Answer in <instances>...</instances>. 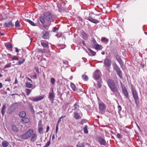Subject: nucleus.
Listing matches in <instances>:
<instances>
[{"label":"nucleus","mask_w":147,"mask_h":147,"mask_svg":"<svg viewBox=\"0 0 147 147\" xmlns=\"http://www.w3.org/2000/svg\"><path fill=\"white\" fill-rule=\"evenodd\" d=\"M107 83L111 90L113 92L115 93L116 96H119L120 95L116 86V84L117 83V82L116 83L114 80L111 79H109L107 81Z\"/></svg>","instance_id":"nucleus-1"},{"label":"nucleus","mask_w":147,"mask_h":147,"mask_svg":"<svg viewBox=\"0 0 147 147\" xmlns=\"http://www.w3.org/2000/svg\"><path fill=\"white\" fill-rule=\"evenodd\" d=\"M131 91L132 92L133 97L134 98L135 102L136 104V107L138 108L139 107L140 101L138 92L135 88L133 86L131 85Z\"/></svg>","instance_id":"nucleus-2"},{"label":"nucleus","mask_w":147,"mask_h":147,"mask_svg":"<svg viewBox=\"0 0 147 147\" xmlns=\"http://www.w3.org/2000/svg\"><path fill=\"white\" fill-rule=\"evenodd\" d=\"M34 133V130L32 129H30L25 134L21 136V138L23 139H27L32 136Z\"/></svg>","instance_id":"nucleus-3"},{"label":"nucleus","mask_w":147,"mask_h":147,"mask_svg":"<svg viewBox=\"0 0 147 147\" xmlns=\"http://www.w3.org/2000/svg\"><path fill=\"white\" fill-rule=\"evenodd\" d=\"M99 109L100 112L101 113H104L106 109V106L103 102L99 99L98 101Z\"/></svg>","instance_id":"nucleus-4"},{"label":"nucleus","mask_w":147,"mask_h":147,"mask_svg":"<svg viewBox=\"0 0 147 147\" xmlns=\"http://www.w3.org/2000/svg\"><path fill=\"white\" fill-rule=\"evenodd\" d=\"M44 18L47 21H50L52 18V15L51 12L49 11L45 12L43 13Z\"/></svg>","instance_id":"nucleus-5"},{"label":"nucleus","mask_w":147,"mask_h":147,"mask_svg":"<svg viewBox=\"0 0 147 147\" xmlns=\"http://www.w3.org/2000/svg\"><path fill=\"white\" fill-rule=\"evenodd\" d=\"M111 64V62L110 59L108 58L104 59V66L108 70L110 67Z\"/></svg>","instance_id":"nucleus-6"},{"label":"nucleus","mask_w":147,"mask_h":147,"mask_svg":"<svg viewBox=\"0 0 147 147\" xmlns=\"http://www.w3.org/2000/svg\"><path fill=\"white\" fill-rule=\"evenodd\" d=\"M82 113L80 111L78 113V111H74V112L73 116L74 118L76 120H78L79 119H81L82 118Z\"/></svg>","instance_id":"nucleus-7"},{"label":"nucleus","mask_w":147,"mask_h":147,"mask_svg":"<svg viewBox=\"0 0 147 147\" xmlns=\"http://www.w3.org/2000/svg\"><path fill=\"white\" fill-rule=\"evenodd\" d=\"M116 60L120 64V66L123 70H124L125 67L124 65L123 62L121 59V57L119 55H116L115 56Z\"/></svg>","instance_id":"nucleus-8"},{"label":"nucleus","mask_w":147,"mask_h":147,"mask_svg":"<svg viewBox=\"0 0 147 147\" xmlns=\"http://www.w3.org/2000/svg\"><path fill=\"white\" fill-rule=\"evenodd\" d=\"M96 140L101 145L105 146L106 144V140L100 136H97L96 138Z\"/></svg>","instance_id":"nucleus-9"},{"label":"nucleus","mask_w":147,"mask_h":147,"mask_svg":"<svg viewBox=\"0 0 147 147\" xmlns=\"http://www.w3.org/2000/svg\"><path fill=\"white\" fill-rule=\"evenodd\" d=\"M121 88L123 94L126 98L129 99V94L125 87L124 85L122 84L121 82Z\"/></svg>","instance_id":"nucleus-10"},{"label":"nucleus","mask_w":147,"mask_h":147,"mask_svg":"<svg viewBox=\"0 0 147 147\" xmlns=\"http://www.w3.org/2000/svg\"><path fill=\"white\" fill-rule=\"evenodd\" d=\"M43 97L41 96H36L35 97L31 96L29 98V100L37 102L42 100L43 98Z\"/></svg>","instance_id":"nucleus-11"},{"label":"nucleus","mask_w":147,"mask_h":147,"mask_svg":"<svg viewBox=\"0 0 147 147\" xmlns=\"http://www.w3.org/2000/svg\"><path fill=\"white\" fill-rule=\"evenodd\" d=\"M114 68L115 70L117 75L119 76L121 79H122L123 78V76L122 74V71L121 70L120 68L116 65L114 67Z\"/></svg>","instance_id":"nucleus-12"},{"label":"nucleus","mask_w":147,"mask_h":147,"mask_svg":"<svg viewBox=\"0 0 147 147\" xmlns=\"http://www.w3.org/2000/svg\"><path fill=\"white\" fill-rule=\"evenodd\" d=\"M100 72L99 70H97L94 73L93 78L96 80H99L100 77Z\"/></svg>","instance_id":"nucleus-13"},{"label":"nucleus","mask_w":147,"mask_h":147,"mask_svg":"<svg viewBox=\"0 0 147 147\" xmlns=\"http://www.w3.org/2000/svg\"><path fill=\"white\" fill-rule=\"evenodd\" d=\"M55 98V95L54 92L52 89V92H50L49 93V95L48 98L49 100L52 103L53 102V101L54 100Z\"/></svg>","instance_id":"nucleus-14"},{"label":"nucleus","mask_w":147,"mask_h":147,"mask_svg":"<svg viewBox=\"0 0 147 147\" xmlns=\"http://www.w3.org/2000/svg\"><path fill=\"white\" fill-rule=\"evenodd\" d=\"M43 34L42 37L44 39H48L49 37V32L46 31H43L42 33Z\"/></svg>","instance_id":"nucleus-15"},{"label":"nucleus","mask_w":147,"mask_h":147,"mask_svg":"<svg viewBox=\"0 0 147 147\" xmlns=\"http://www.w3.org/2000/svg\"><path fill=\"white\" fill-rule=\"evenodd\" d=\"M41 45L44 48V49H48L49 47V43L47 41L42 40L41 41Z\"/></svg>","instance_id":"nucleus-16"},{"label":"nucleus","mask_w":147,"mask_h":147,"mask_svg":"<svg viewBox=\"0 0 147 147\" xmlns=\"http://www.w3.org/2000/svg\"><path fill=\"white\" fill-rule=\"evenodd\" d=\"M73 108L72 110L76 111H80L79 109V103L78 102H76L74 105L73 106Z\"/></svg>","instance_id":"nucleus-17"},{"label":"nucleus","mask_w":147,"mask_h":147,"mask_svg":"<svg viewBox=\"0 0 147 147\" xmlns=\"http://www.w3.org/2000/svg\"><path fill=\"white\" fill-rule=\"evenodd\" d=\"M4 25L5 27L7 28L12 27L14 26V24L11 21H10L8 23L5 22Z\"/></svg>","instance_id":"nucleus-18"},{"label":"nucleus","mask_w":147,"mask_h":147,"mask_svg":"<svg viewBox=\"0 0 147 147\" xmlns=\"http://www.w3.org/2000/svg\"><path fill=\"white\" fill-rule=\"evenodd\" d=\"M29 121V119L28 117H24L21 119L20 122L22 124H25L28 123Z\"/></svg>","instance_id":"nucleus-19"},{"label":"nucleus","mask_w":147,"mask_h":147,"mask_svg":"<svg viewBox=\"0 0 147 147\" xmlns=\"http://www.w3.org/2000/svg\"><path fill=\"white\" fill-rule=\"evenodd\" d=\"M37 138V135L35 133H34L33 134L31 137L30 140L32 142H34L36 140Z\"/></svg>","instance_id":"nucleus-20"},{"label":"nucleus","mask_w":147,"mask_h":147,"mask_svg":"<svg viewBox=\"0 0 147 147\" xmlns=\"http://www.w3.org/2000/svg\"><path fill=\"white\" fill-rule=\"evenodd\" d=\"M94 47L95 49L99 50H101L102 48V47L101 45H99L97 43L94 45Z\"/></svg>","instance_id":"nucleus-21"},{"label":"nucleus","mask_w":147,"mask_h":147,"mask_svg":"<svg viewBox=\"0 0 147 147\" xmlns=\"http://www.w3.org/2000/svg\"><path fill=\"white\" fill-rule=\"evenodd\" d=\"M88 20L94 23H97L99 22L98 20L94 19L92 18L91 16H89L87 19Z\"/></svg>","instance_id":"nucleus-22"},{"label":"nucleus","mask_w":147,"mask_h":147,"mask_svg":"<svg viewBox=\"0 0 147 147\" xmlns=\"http://www.w3.org/2000/svg\"><path fill=\"white\" fill-rule=\"evenodd\" d=\"M5 46L9 50L12 51V45L11 43H7L5 44Z\"/></svg>","instance_id":"nucleus-23"},{"label":"nucleus","mask_w":147,"mask_h":147,"mask_svg":"<svg viewBox=\"0 0 147 147\" xmlns=\"http://www.w3.org/2000/svg\"><path fill=\"white\" fill-rule=\"evenodd\" d=\"M81 37L84 40H86L88 38V36L85 32H83L81 33Z\"/></svg>","instance_id":"nucleus-24"},{"label":"nucleus","mask_w":147,"mask_h":147,"mask_svg":"<svg viewBox=\"0 0 147 147\" xmlns=\"http://www.w3.org/2000/svg\"><path fill=\"white\" fill-rule=\"evenodd\" d=\"M8 55L9 56V57L10 58H11L12 60H17L18 61L19 60V58H20V57H17L16 56L14 55L13 57H12V55L10 54H8Z\"/></svg>","instance_id":"nucleus-25"},{"label":"nucleus","mask_w":147,"mask_h":147,"mask_svg":"<svg viewBox=\"0 0 147 147\" xmlns=\"http://www.w3.org/2000/svg\"><path fill=\"white\" fill-rule=\"evenodd\" d=\"M9 144V143L6 141H3L2 143V146L3 147H7Z\"/></svg>","instance_id":"nucleus-26"},{"label":"nucleus","mask_w":147,"mask_h":147,"mask_svg":"<svg viewBox=\"0 0 147 147\" xmlns=\"http://www.w3.org/2000/svg\"><path fill=\"white\" fill-rule=\"evenodd\" d=\"M6 109V106L5 105H3L1 109V112L2 116H4L5 112V109Z\"/></svg>","instance_id":"nucleus-27"},{"label":"nucleus","mask_w":147,"mask_h":147,"mask_svg":"<svg viewBox=\"0 0 147 147\" xmlns=\"http://www.w3.org/2000/svg\"><path fill=\"white\" fill-rule=\"evenodd\" d=\"M101 40L102 42L105 43H107L109 41L108 39L104 37H102L101 38Z\"/></svg>","instance_id":"nucleus-28"},{"label":"nucleus","mask_w":147,"mask_h":147,"mask_svg":"<svg viewBox=\"0 0 147 147\" xmlns=\"http://www.w3.org/2000/svg\"><path fill=\"white\" fill-rule=\"evenodd\" d=\"M45 19L43 16H40L39 17L40 21L42 24H44L45 22Z\"/></svg>","instance_id":"nucleus-29"},{"label":"nucleus","mask_w":147,"mask_h":147,"mask_svg":"<svg viewBox=\"0 0 147 147\" xmlns=\"http://www.w3.org/2000/svg\"><path fill=\"white\" fill-rule=\"evenodd\" d=\"M26 115V113L24 111L21 112L20 114V116L21 117H24Z\"/></svg>","instance_id":"nucleus-30"},{"label":"nucleus","mask_w":147,"mask_h":147,"mask_svg":"<svg viewBox=\"0 0 147 147\" xmlns=\"http://www.w3.org/2000/svg\"><path fill=\"white\" fill-rule=\"evenodd\" d=\"M26 86L28 88H30L32 87L33 85L32 84H31L29 82H27L26 83Z\"/></svg>","instance_id":"nucleus-31"},{"label":"nucleus","mask_w":147,"mask_h":147,"mask_svg":"<svg viewBox=\"0 0 147 147\" xmlns=\"http://www.w3.org/2000/svg\"><path fill=\"white\" fill-rule=\"evenodd\" d=\"M70 86L71 88L74 91H76L77 90V88L75 84L72 83H71L70 84Z\"/></svg>","instance_id":"nucleus-32"},{"label":"nucleus","mask_w":147,"mask_h":147,"mask_svg":"<svg viewBox=\"0 0 147 147\" xmlns=\"http://www.w3.org/2000/svg\"><path fill=\"white\" fill-rule=\"evenodd\" d=\"M11 127L12 130L14 132H17L18 131V129L15 125H12Z\"/></svg>","instance_id":"nucleus-33"},{"label":"nucleus","mask_w":147,"mask_h":147,"mask_svg":"<svg viewBox=\"0 0 147 147\" xmlns=\"http://www.w3.org/2000/svg\"><path fill=\"white\" fill-rule=\"evenodd\" d=\"M32 92V90L28 88H26L25 89V92L27 96L29 95Z\"/></svg>","instance_id":"nucleus-34"},{"label":"nucleus","mask_w":147,"mask_h":147,"mask_svg":"<svg viewBox=\"0 0 147 147\" xmlns=\"http://www.w3.org/2000/svg\"><path fill=\"white\" fill-rule=\"evenodd\" d=\"M88 51L90 52V53H91V55L92 56H95L96 54V53L91 50L90 49H88Z\"/></svg>","instance_id":"nucleus-35"},{"label":"nucleus","mask_w":147,"mask_h":147,"mask_svg":"<svg viewBox=\"0 0 147 147\" xmlns=\"http://www.w3.org/2000/svg\"><path fill=\"white\" fill-rule=\"evenodd\" d=\"M76 147H84V143L79 142L77 145Z\"/></svg>","instance_id":"nucleus-36"},{"label":"nucleus","mask_w":147,"mask_h":147,"mask_svg":"<svg viewBox=\"0 0 147 147\" xmlns=\"http://www.w3.org/2000/svg\"><path fill=\"white\" fill-rule=\"evenodd\" d=\"M38 132L42 134L43 133V128L42 127H38Z\"/></svg>","instance_id":"nucleus-37"},{"label":"nucleus","mask_w":147,"mask_h":147,"mask_svg":"<svg viewBox=\"0 0 147 147\" xmlns=\"http://www.w3.org/2000/svg\"><path fill=\"white\" fill-rule=\"evenodd\" d=\"M82 79L84 81H87L88 80V77L86 75L83 74L82 76Z\"/></svg>","instance_id":"nucleus-38"},{"label":"nucleus","mask_w":147,"mask_h":147,"mask_svg":"<svg viewBox=\"0 0 147 147\" xmlns=\"http://www.w3.org/2000/svg\"><path fill=\"white\" fill-rule=\"evenodd\" d=\"M20 25L18 20H17L15 24V26L16 28H19L20 27Z\"/></svg>","instance_id":"nucleus-39"},{"label":"nucleus","mask_w":147,"mask_h":147,"mask_svg":"<svg viewBox=\"0 0 147 147\" xmlns=\"http://www.w3.org/2000/svg\"><path fill=\"white\" fill-rule=\"evenodd\" d=\"M27 22L29 23L31 25L33 26H36V24L32 21L29 20H27Z\"/></svg>","instance_id":"nucleus-40"},{"label":"nucleus","mask_w":147,"mask_h":147,"mask_svg":"<svg viewBox=\"0 0 147 147\" xmlns=\"http://www.w3.org/2000/svg\"><path fill=\"white\" fill-rule=\"evenodd\" d=\"M97 82H98V84H97L98 86V87L99 88H100L102 86V85L101 84V80H97Z\"/></svg>","instance_id":"nucleus-41"},{"label":"nucleus","mask_w":147,"mask_h":147,"mask_svg":"<svg viewBox=\"0 0 147 147\" xmlns=\"http://www.w3.org/2000/svg\"><path fill=\"white\" fill-rule=\"evenodd\" d=\"M38 51L39 53H45L46 52V51L45 49H38Z\"/></svg>","instance_id":"nucleus-42"},{"label":"nucleus","mask_w":147,"mask_h":147,"mask_svg":"<svg viewBox=\"0 0 147 147\" xmlns=\"http://www.w3.org/2000/svg\"><path fill=\"white\" fill-rule=\"evenodd\" d=\"M50 25V24H45L43 25V27L47 30H48L49 27Z\"/></svg>","instance_id":"nucleus-43"},{"label":"nucleus","mask_w":147,"mask_h":147,"mask_svg":"<svg viewBox=\"0 0 147 147\" xmlns=\"http://www.w3.org/2000/svg\"><path fill=\"white\" fill-rule=\"evenodd\" d=\"M88 126L85 125L84 129V132L85 134H87L88 133V131L87 129Z\"/></svg>","instance_id":"nucleus-44"},{"label":"nucleus","mask_w":147,"mask_h":147,"mask_svg":"<svg viewBox=\"0 0 147 147\" xmlns=\"http://www.w3.org/2000/svg\"><path fill=\"white\" fill-rule=\"evenodd\" d=\"M25 61V59H23L22 60L19 61L18 62V64L20 65L23 63Z\"/></svg>","instance_id":"nucleus-45"},{"label":"nucleus","mask_w":147,"mask_h":147,"mask_svg":"<svg viewBox=\"0 0 147 147\" xmlns=\"http://www.w3.org/2000/svg\"><path fill=\"white\" fill-rule=\"evenodd\" d=\"M55 79L54 78H51V82L53 84H55Z\"/></svg>","instance_id":"nucleus-46"},{"label":"nucleus","mask_w":147,"mask_h":147,"mask_svg":"<svg viewBox=\"0 0 147 147\" xmlns=\"http://www.w3.org/2000/svg\"><path fill=\"white\" fill-rule=\"evenodd\" d=\"M63 63L64 64L66 65H67V66L68 65L69 62L65 60H63Z\"/></svg>","instance_id":"nucleus-47"},{"label":"nucleus","mask_w":147,"mask_h":147,"mask_svg":"<svg viewBox=\"0 0 147 147\" xmlns=\"http://www.w3.org/2000/svg\"><path fill=\"white\" fill-rule=\"evenodd\" d=\"M42 127V124L41 120L39 121L38 123V127Z\"/></svg>","instance_id":"nucleus-48"},{"label":"nucleus","mask_w":147,"mask_h":147,"mask_svg":"<svg viewBox=\"0 0 147 147\" xmlns=\"http://www.w3.org/2000/svg\"><path fill=\"white\" fill-rule=\"evenodd\" d=\"M117 137L118 138L120 139L122 138V136L120 134L118 133L117 135Z\"/></svg>","instance_id":"nucleus-49"},{"label":"nucleus","mask_w":147,"mask_h":147,"mask_svg":"<svg viewBox=\"0 0 147 147\" xmlns=\"http://www.w3.org/2000/svg\"><path fill=\"white\" fill-rule=\"evenodd\" d=\"M58 28L55 27H54L53 28V31L54 32H56V31L57 30Z\"/></svg>","instance_id":"nucleus-50"},{"label":"nucleus","mask_w":147,"mask_h":147,"mask_svg":"<svg viewBox=\"0 0 147 147\" xmlns=\"http://www.w3.org/2000/svg\"><path fill=\"white\" fill-rule=\"evenodd\" d=\"M34 69L37 73H39V69L38 67H34Z\"/></svg>","instance_id":"nucleus-51"},{"label":"nucleus","mask_w":147,"mask_h":147,"mask_svg":"<svg viewBox=\"0 0 147 147\" xmlns=\"http://www.w3.org/2000/svg\"><path fill=\"white\" fill-rule=\"evenodd\" d=\"M11 65L10 64H7L5 66V68H7L11 67Z\"/></svg>","instance_id":"nucleus-52"},{"label":"nucleus","mask_w":147,"mask_h":147,"mask_svg":"<svg viewBox=\"0 0 147 147\" xmlns=\"http://www.w3.org/2000/svg\"><path fill=\"white\" fill-rule=\"evenodd\" d=\"M118 109L119 111H120L122 109L120 105H118Z\"/></svg>","instance_id":"nucleus-53"},{"label":"nucleus","mask_w":147,"mask_h":147,"mask_svg":"<svg viewBox=\"0 0 147 147\" xmlns=\"http://www.w3.org/2000/svg\"><path fill=\"white\" fill-rule=\"evenodd\" d=\"M86 121V120H85L83 119L80 121V123L82 125H83V124L84 122H85Z\"/></svg>","instance_id":"nucleus-54"},{"label":"nucleus","mask_w":147,"mask_h":147,"mask_svg":"<svg viewBox=\"0 0 147 147\" xmlns=\"http://www.w3.org/2000/svg\"><path fill=\"white\" fill-rule=\"evenodd\" d=\"M15 51L16 53H18L19 52V50L18 49V48L17 47L15 48Z\"/></svg>","instance_id":"nucleus-55"},{"label":"nucleus","mask_w":147,"mask_h":147,"mask_svg":"<svg viewBox=\"0 0 147 147\" xmlns=\"http://www.w3.org/2000/svg\"><path fill=\"white\" fill-rule=\"evenodd\" d=\"M50 127L48 125L47 127L46 132H47L49 130Z\"/></svg>","instance_id":"nucleus-56"},{"label":"nucleus","mask_w":147,"mask_h":147,"mask_svg":"<svg viewBox=\"0 0 147 147\" xmlns=\"http://www.w3.org/2000/svg\"><path fill=\"white\" fill-rule=\"evenodd\" d=\"M58 130V127L57 126L56 127V134H57V133Z\"/></svg>","instance_id":"nucleus-57"},{"label":"nucleus","mask_w":147,"mask_h":147,"mask_svg":"<svg viewBox=\"0 0 147 147\" xmlns=\"http://www.w3.org/2000/svg\"><path fill=\"white\" fill-rule=\"evenodd\" d=\"M82 43L83 44V45L85 46H86V44L85 43V41H82Z\"/></svg>","instance_id":"nucleus-58"},{"label":"nucleus","mask_w":147,"mask_h":147,"mask_svg":"<svg viewBox=\"0 0 147 147\" xmlns=\"http://www.w3.org/2000/svg\"><path fill=\"white\" fill-rule=\"evenodd\" d=\"M26 78L28 80L32 82V80L30 78L28 77H27Z\"/></svg>","instance_id":"nucleus-59"},{"label":"nucleus","mask_w":147,"mask_h":147,"mask_svg":"<svg viewBox=\"0 0 147 147\" xmlns=\"http://www.w3.org/2000/svg\"><path fill=\"white\" fill-rule=\"evenodd\" d=\"M61 121V118H59L58 120V123H60V122Z\"/></svg>","instance_id":"nucleus-60"},{"label":"nucleus","mask_w":147,"mask_h":147,"mask_svg":"<svg viewBox=\"0 0 147 147\" xmlns=\"http://www.w3.org/2000/svg\"><path fill=\"white\" fill-rule=\"evenodd\" d=\"M3 87L2 84L1 83H0V88H2Z\"/></svg>","instance_id":"nucleus-61"},{"label":"nucleus","mask_w":147,"mask_h":147,"mask_svg":"<svg viewBox=\"0 0 147 147\" xmlns=\"http://www.w3.org/2000/svg\"><path fill=\"white\" fill-rule=\"evenodd\" d=\"M66 117V116L65 115L64 116H61L60 118H64Z\"/></svg>","instance_id":"nucleus-62"},{"label":"nucleus","mask_w":147,"mask_h":147,"mask_svg":"<svg viewBox=\"0 0 147 147\" xmlns=\"http://www.w3.org/2000/svg\"><path fill=\"white\" fill-rule=\"evenodd\" d=\"M18 83V81L16 79L15 81V84H16Z\"/></svg>","instance_id":"nucleus-63"},{"label":"nucleus","mask_w":147,"mask_h":147,"mask_svg":"<svg viewBox=\"0 0 147 147\" xmlns=\"http://www.w3.org/2000/svg\"><path fill=\"white\" fill-rule=\"evenodd\" d=\"M93 42L94 43H96V41L95 40V39H94L93 40Z\"/></svg>","instance_id":"nucleus-64"}]
</instances>
